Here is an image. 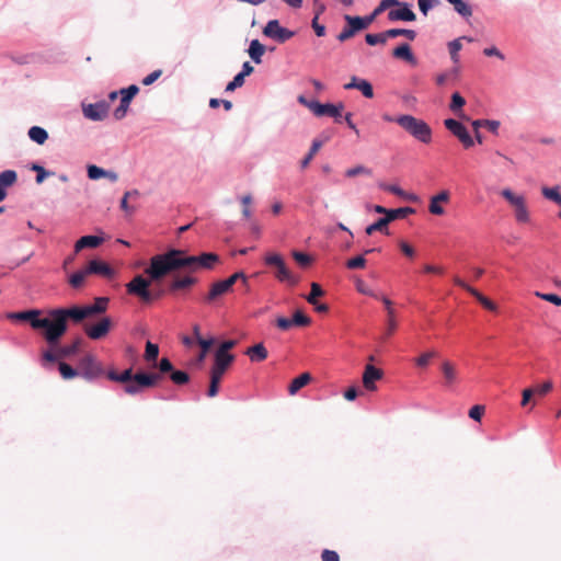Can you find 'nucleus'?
<instances>
[{
    "instance_id": "f257e3e1",
    "label": "nucleus",
    "mask_w": 561,
    "mask_h": 561,
    "mask_svg": "<svg viewBox=\"0 0 561 561\" xmlns=\"http://www.w3.org/2000/svg\"><path fill=\"white\" fill-rule=\"evenodd\" d=\"M49 320L47 332H42L44 340L49 346L55 347L68 329V321L81 323L84 319L90 318L85 306H71L70 308H55L46 311Z\"/></svg>"
},
{
    "instance_id": "f03ea898",
    "label": "nucleus",
    "mask_w": 561,
    "mask_h": 561,
    "mask_svg": "<svg viewBox=\"0 0 561 561\" xmlns=\"http://www.w3.org/2000/svg\"><path fill=\"white\" fill-rule=\"evenodd\" d=\"M111 381L122 383L123 390L128 396H137L148 388H153L161 379V375L157 373H136L129 367L122 373L110 370L106 374Z\"/></svg>"
},
{
    "instance_id": "7ed1b4c3",
    "label": "nucleus",
    "mask_w": 561,
    "mask_h": 561,
    "mask_svg": "<svg viewBox=\"0 0 561 561\" xmlns=\"http://www.w3.org/2000/svg\"><path fill=\"white\" fill-rule=\"evenodd\" d=\"M179 268H184L183 251L173 249L164 254L152 256L150 265L145 270V273L150 279L158 280Z\"/></svg>"
},
{
    "instance_id": "20e7f679",
    "label": "nucleus",
    "mask_w": 561,
    "mask_h": 561,
    "mask_svg": "<svg viewBox=\"0 0 561 561\" xmlns=\"http://www.w3.org/2000/svg\"><path fill=\"white\" fill-rule=\"evenodd\" d=\"M396 123L419 141L423 144L431 142L432 129L423 119L404 114L396 117Z\"/></svg>"
},
{
    "instance_id": "39448f33",
    "label": "nucleus",
    "mask_w": 561,
    "mask_h": 561,
    "mask_svg": "<svg viewBox=\"0 0 561 561\" xmlns=\"http://www.w3.org/2000/svg\"><path fill=\"white\" fill-rule=\"evenodd\" d=\"M264 263L267 266L275 267V277L279 282L287 283L290 286H295L298 284L299 278L289 271L280 254L267 253L264 257Z\"/></svg>"
},
{
    "instance_id": "423d86ee",
    "label": "nucleus",
    "mask_w": 561,
    "mask_h": 561,
    "mask_svg": "<svg viewBox=\"0 0 561 561\" xmlns=\"http://www.w3.org/2000/svg\"><path fill=\"white\" fill-rule=\"evenodd\" d=\"M43 313L44 311L41 309H30L20 312H10L7 314V318L10 320L26 321L30 323L32 329L47 332L50 323L48 320V314H46L44 318H41Z\"/></svg>"
},
{
    "instance_id": "0eeeda50",
    "label": "nucleus",
    "mask_w": 561,
    "mask_h": 561,
    "mask_svg": "<svg viewBox=\"0 0 561 561\" xmlns=\"http://www.w3.org/2000/svg\"><path fill=\"white\" fill-rule=\"evenodd\" d=\"M219 261L215 253H202L201 255H185L183 251V265L188 272L194 273L199 270H211Z\"/></svg>"
},
{
    "instance_id": "6e6552de",
    "label": "nucleus",
    "mask_w": 561,
    "mask_h": 561,
    "mask_svg": "<svg viewBox=\"0 0 561 561\" xmlns=\"http://www.w3.org/2000/svg\"><path fill=\"white\" fill-rule=\"evenodd\" d=\"M149 279H146L141 275H137L126 284V289L129 295L137 296L142 302L149 304L161 296V293L153 295L149 290Z\"/></svg>"
},
{
    "instance_id": "1a4fd4ad",
    "label": "nucleus",
    "mask_w": 561,
    "mask_h": 561,
    "mask_svg": "<svg viewBox=\"0 0 561 561\" xmlns=\"http://www.w3.org/2000/svg\"><path fill=\"white\" fill-rule=\"evenodd\" d=\"M79 375L88 380L96 379L104 375L102 364L92 354H85L79 362Z\"/></svg>"
},
{
    "instance_id": "9d476101",
    "label": "nucleus",
    "mask_w": 561,
    "mask_h": 561,
    "mask_svg": "<svg viewBox=\"0 0 561 561\" xmlns=\"http://www.w3.org/2000/svg\"><path fill=\"white\" fill-rule=\"evenodd\" d=\"M444 125L455 137L458 138L463 148L469 149L474 145L473 138L470 136L462 123L454 118H447L444 121Z\"/></svg>"
},
{
    "instance_id": "9b49d317",
    "label": "nucleus",
    "mask_w": 561,
    "mask_h": 561,
    "mask_svg": "<svg viewBox=\"0 0 561 561\" xmlns=\"http://www.w3.org/2000/svg\"><path fill=\"white\" fill-rule=\"evenodd\" d=\"M263 34L278 43H285L295 35L293 31L280 26L278 20L268 21L263 28Z\"/></svg>"
},
{
    "instance_id": "f8f14e48",
    "label": "nucleus",
    "mask_w": 561,
    "mask_h": 561,
    "mask_svg": "<svg viewBox=\"0 0 561 561\" xmlns=\"http://www.w3.org/2000/svg\"><path fill=\"white\" fill-rule=\"evenodd\" d=\"M138 92H139V88L135 84H131L128 88L122 89L119 91V94L122 95L121 103H119L118 107L114 111V114H113L117 121H121L126 116L128 108H129V104H130L133 98Z\"/></svg>"
},
{
    "instance_id": "ddd939ff",
    "label": "nucleus",
    "mask_w": 561,
    "mask_h": 561,
    "mask_svg": "<svg viewBox=\"0 0 561 561\" xmlns=\"http://www.w3.org/2000/svg\"><path fill=\"white\" fill-rule=\"evenodd\" d=\"M347 25L342 30V32L337 35V39L340 42H345L352 38L357 32L366 30V25L363 22L362 16H352L346 14L344 16Z\"/></svg>"
},
{
    "instance_id": "4468645a",
    "label": "nucleus",
    "mask_w": 561,
    "mask_h": 561,
    "mask_svg": "<svg viewBox=\"0 0 561 561\" xmlns=\"http://www.w3.org/2000/svg\"><path fill=\"white\" fill-rule=\"evenodd\" d=\"M112 328V320L108 317H103L95 324H85L84 333L91 340H101L105 337Z\"/></svg>"
},
{
    "instance_id": "2eb2a0df",
    "label": "nucleus",
    "mask_w": 561,
    "mask_h": 561,
    "mask_svg": "<svg viewBox=\"0 0 561 561\" xmlns=\"http://www.w3.org/2000/svg\"><path fill=\"white\" fill-rule=\"evenodd\" d=\"M110 105L105 101L96 102L93 104H83V115L91 121H103L108 113Z\"/></svg>"
},
{
    "instance_id": "dca6fc26",
    "label": "nucleus",
    "mask_w": 561,
    "mask_h": 561,
    "mask_svg": "<svg viewBox=\"0 0 561 561\" xmlns=\"http://www.w3.org/2000/svg\"><path fill=\"white\" fill-rule=\"evenodd\" d=\"M309 108L317 116L328 115L334 117L337 122H340L342 110L344 108L343 104H321L319 102H311Z\"/></svg>"
},
{
    "instance_id": "f3484780",
    "label": "nucleus",
    "mask_w": 561,
    "mask_h": 561,
    "mask_svg": "<svg viewBox=\"0 0 561 561\" xmlns=\"http://www.w3.org/2000/svg\"><path fill=\"white\" fill-rule=\"evenodd\" d=\"M455 285L461 287L466 291H468L470 295H472L485 309L490 311H496L497 307L496 305L490 300L488 297L483 296L480 291H478L476 288L467 284L465 280H462L460 277L455 276L454 277Z\"/></svg>"
},
{
    "instance_id": "a211bd4d",
    "label": "nucleus",
    "mask_w": 561,
    "mask_h": 561,
    "mask_svg": "<svg viewBox=\"0 0 561 561\" xmlns=\"http://www.w3.org/2000/svg\"><path fill=\"white\" fill-rule=\"evenodd\" d=\"M324 295V290L318 283H311L310 294L306 297V300L314 307V310L319 313H325L329 311L327 304H319V297Z\"/></svg>"
},
{
    "instance_id": "6ab92c4d",
    "label": "nucleus",
    "mask_w": 561,
    "mask_h": 561,
    "mask_svg": "<svg viewBox=\"0 0 561 561\" xmlns=\"http://www.w3.org/2000/svg\"><path fill=\"white\" fill-rule=\"evenodd\" d=\"M450 201V193L447 190L440 191L430 199L428 211L435 216H443L445 209L442 204H447Z\"/></svg>"
},
{
    "instance_id": "aec40b11",
    "label": "nucleus",
    "mask_w": 561,
    "mask_h": 561,
    "mask_svg": "<svg viewBox=\"0 0 561 561\" xmlns=\"http://www.w3.org/2000/svg\"><path fill=\"white\" fill-rule=\"evenodd\" d=\"M383 376L381 369L375 367L374 365H366L364 374H363V386L368 391H375L377 380H380Z\"/></svg>"
},
{
    "instance_id": "412c9836",
    "label": "nucleus",
    "mask_w": 561,
    "mask_h": 561,
    "mask_svg": "<svg viewBox=\"0 0 561 561\" xmlns=\"http://www.w3.org/2000/svg\"><path fill=\"white\" fill-rule=\"evenodd\" d=\"M399 9L390 10L388 13L389 21H415V13L409 8L408 3L400 2Z\"/></svg>"
},
{
    "instance_id": "4be33fe9",
    "label": "nucleus",
    "mask_w": 561,
    "mask_h": 561,
    "mask_svg": "<svg viewBox=\"0 0 561 561\" xmlns=\"http://www.w3.org/2000/svg\"><path fill=\"white\" fill-rule=\"evenodd\" d=\"M87 272H89V275L96 274L110 279L115 276V271L107 263L99 260L90 261L87 266Z\"/></svg>"
},
{
    "instance_id": "5701e85b",
    "label": "nucleus",
    "mask_w": 561,
    "mask_h": 561,
    "mask_svg": "<svg viewBox=\"0 0 561 561\" xmlns=\"http://www.w3.org/2000/svg\"><path fill=\"white\" fill-rule=\"evenodd\" d=\"M233 355H219L215 353V363L211 367L210 374L222 378L229 366L233 363Z\"/></svg>"
},
{
    "instance_id": "b1692460",
    "label": "nucleus",
    "mask_w": 561,
    "mask_h": 561,
    "mask_svg": "<svg viewBox=\"0 0 561 561\" xmlns=\"http://www.w3.org/2000/svg\"><path fill=\"white\" fill-rule=\"evenodd\" d=\"M471 125L473 127L474 138L477 142L481 145L483 142V136L480 133L479 128L486 127L491 133L496 134L500 127V122L491 119H476L471 123Z\"/></svg>"
},
{
    "instance_id": "393cba45",
    "label": "nucleus",
    "mask_w": 561,
    "mask_h": 561,
    "mask_svg": "<svg viewBox=\"0 0 561 561\" xmlns=\"http://www.w3.org/2000/svg\"><path fill=\"white\" fill-rule=\"evenodd\" d=\"M399 4V0H381L380 3L374 9V11L369 15L362 18L363 22L365 23L366 27H368L375 21V19L378 15H380L385 10Z\"/></svg>"
},
{
    "instance_id": "a878e982",
    "label": "nucleus",
    "mask_w": 561,
    "mask_h": 561,
    "mask_svg": "<svg viewBox=\"0 0 561 561\" xmlns=\"http://www.w3.org/2000/svg\"><path fill=\"white\" fill-rule=\"evenodd\" d=\"M386 311H387V335H391L397 330L396 311L392 307V301L386 296L380 297Z\"/></svg>"
},
{
    "instance_id": "bb28decb",
    "label": "nucleus",
    "mask_w": 561,
    "mask_h": 561,
    "mask_svg": "<svg viewBox=\"0 0 561 561\" xmlns=\"http://www.w3.org/2000/svg\"><path fill=\"white\" fill-rule=\"evenodd\" d=\"M231 288L225 280H219L210 286L209 293L205 297V301L210 304L216 301L220 296L229 293Z\"/></svg>"
},
{
    "instance_id": "cd10ccee",
    "label": "nucleus",
    "mask_w": 561,
    "mask_h": 561,
    "mask_svg": "<svg viewBox=\"0 0 561 561\" xmlns=\"http://www.w3.org/2000/svg\"><path fill=\"white\" fill-rule=\"evenodd\" d=\"M440 369L444 376L445 386L450 387L457 382V367L450 360H444L440 365Z\"/></svg>"
},
{
    "instance_id": "c85d7f7f",
    "label": "nucleus",
    "mask_w": 561,
    "mask_h": 561,
    "mask_svg": "<svg viewBox=\"0 0 561 561\" xmlns=\"http://www.w3.org/2000/svg\"><path fill=\"white\" fill-rule=\"evenodd\" d=\"M245 355L249 356L250 360L253 363H261L265 360L268 356V352L263 343H257L245 351Z\"/></svg>"
},
{
    "instance_id": "c756f323",
    "label": "nucleus",
    "mask_w": 561,
    "mask_h": 561,
    "mask_svg": "<svg viewBox=\"0 0 561 561\" xmlns=\"http://www.w3.org/2000/svg\"><path fill=\"white\" fill-rule=\"evenodd\" d=\"M103 242V238L98 236H84L81 237L75 244V253H79L81 250L87 248H98Z\"/></svg>"
},
{
    "instance_id": "7c9ffc66",
    "label": "nucleus",
    "mask_w": 561,
    "mask_h": 561,
    "mask_svg": "<svg viewBox=\"0 0 561 561\" xmlns=\"http://www.w3.org/2000/svg\"><path fill=\"white\" fill-rule=\"evenodd\" d=\"M110 299L107 297H98L93 305H87L90 317L104 313L107 310Z\"/></svg>"
},
{
    "instance_id": "2f4dec72",
    "label": "nucleus",
    "mask_w": 561,
    "mask_h": 561,
    "mask_svg": "<svg viewBox=\"0 0 561 561\" xmlns=\"http://www.w3.org/2000/svg\"><path fill=\"white\" fill-rule=\"evenodd\" d=\"M310 380H311V375L309 373H304V374L299 375L298 377L293 379V381L290 382V385L288 387V392L291 396L296 394L301 388L307 386L310 382Z\"/></svg>"
},
{
    "instance_id": "473e14b6",
    "label": "nucleus",
    "mask_w": 561,
    "mask_h": 561,
    "mask_svg": "<svg viewBox=\"0 0 561 561\" xmlns=\"http://www.w3.org/2000/svg\"><path fill=\"white\" fill-rule=\"evenodd\" d=\"M392 56L398 59H403L410 64H415V57L412 54L411 47L408 44H401L393 49Z\"/></svg>"
},
{
    "instance_id": "72a5a7b5",
    "label": "nucleus",
    "mask_w": 561,
    "mask_h": 561,
    "mask_svg": "<svg viewBox=\"0 0 561 561\" xmlns=\"http://www.w3.org/2000/svg\"><path fill=\"white\" fill-rule=\"evenodd\" d=\"M447 2L451 4L454 10L462 18L467 19L472 15V8L467 0H447Z\"/></svg>"
},
{
    "instance_id": "f704fd0d",
    "label": "nucleus",
    "mask_w": 561,
    "mask_h": 561,
    "mask_svg": "<svg viewBox=\"0 0 561 561\" xmlns=\"http://www.w3.org/2000/svg\"><path fill=\"white\" fill-rule=\"evenodd\" d=\"M248 51H249V55H250L251 59L255 64H261L262 62V56L265 53V47H264L263 44L260 43L259 39H253L250 43V47H249Z\"/></svg>"
},
{
    "instance_id": "c9c22d12",
    "label": "nucleus",
    "mask_w": 561,
    "mask_h": 561,
    "mask_svg": "<svg viewBox=\"0 0 561 561\" xmlns=\"http://www.w3.org/2000/svg\"><path fill=\"white\" fill-rule=\"evenodd\" d=\"M466 104V100L458 93L455 92L451 95V102L449 105L450 111H453L460 118L468 119L466 115L461 112L462 106Z\"/></svg>"
},
{
    "instance_id": "e433bc0d",
    "label": "nucleus",
    "mask_w": 561,
    "mask_h": 561,
    "mask_svg": "<svg viewBox=\"0 0 561 561\" xmlns=\"http://www.w3.org/2000/svg\"><path fill=\"white\" fill-rule=\"evenodd\" d=\"M379 187L383 191L390 192L399 197L415 202L417 201V197L413 194L405 193L402 188H400L397 185L386 184V183H379Z\"/></svg>"
},
{
    "instance_id": "4c0bfd02",
    "label": "nucleus",
    "mask_w": 561,
    "mask_h": 561,
    "mask_svg": "<svg viewBox=\"0 0 561 561\" xmlns=\"http://www.w3.org/2000/svg\"><path fill=\"white\" fill-rule=\"evenodd\" d=\"M28 137L34 142L38 145H44L48 139V133L39 126H33L28 129Z\"/></svg>"
},
{
    "instance_id": "58836bf2",
    "label": "nucleus",
    "mask_w": 561,
    "mask_h": 561,
    "mask_svg": "<svg viewBox=\"0 0 561 561\" xmlns=\"http://www.w3.org/2000/svg\"><path fill=\"white\" fill-rule=\"evenodd\" d=\"M197 282L196 278L192 276H184V277H175L172 283L170 284V290H179L188 288L192 285H194Z\"/></svg>"
},
{
    "instance_id": "ea45409f",
    "label": "nucleus",
    "mask_w": 561,
    "mask_h": 561,
    "mask_svg": "<svg viewBox=\"0 0 561 561\" xmlns=\"http://www.w3.org/2000/svg\"><path fill=\"white\" fill-rule=\"evenodd\" d=\"M81 345V340L77 339L71 344L59 346L58 348V355L60 358H68L72 355H75Z\"/></svg>"
},
{
    "instance_id": "a19ab883",
    "label": "nucleus",
    "mask_w": 561,
    "mask_h": 561,
    "mask_svg": "<svg viewBox=\"0 0 561 561\" xmlns=\"http://www.w3.org/2000/svg\"><path fill=\"white\" fill-rule=\"evenodd\" d=\"M388 225H389V221L388 219L385 217L382 218H379L377 221H375L374 224L369 225L367 228H366V233L368 236L373 234L374 232L376 231H380V232H383L386 234H389V230H388Z\"/></svg>"
},
{
    "instance_id": "79ce46f5",
    "label": "nucleus",
    "mask_w": 561,
    "mask_h": 561,
    "mask_svg": "<svg viewBox=\"0 0 561 561\" xmlns=\"http://www.w3.org/2000/svg\"><path fill=\"white\" fill-rule=\"evenodd\" d=\"M415 210L411 207H402V208H398V209H389V211H387V216L386 218L388 219L389 222L396 220V219H400V218H404L407 217L408 215H411V214H414Z\"/></svg>"
},
{
    "instance_id": "37998d69",
    "label": "nucleus",
    "mask_w": 561,
    "mask_h": 561,
    "mask_svg": "<svg viewBox=\"0 0 561 561\" xmlns=\"http://www.w3.org/2000/svg\"><path fill=\"white\" fill-rule=\"evenodd\" d=\"M461 39H466L467 42H472L471 37L463 36L461 38L454 39L453 42H450L448 44V49H449L450 58L453 59L454 62H458L459 61L458 53H459V50L462 47L461 42H460Z\"/></svg>"
},
{
    "instance_id": "c03bdc74",
    "label": "nucleus",
    "mask_w": 561,
    "mask_h": 561,
    "mask_svg": "<svg viewBox=\"0 0 561 561\" xmlns=\"http://www.w3.org/2000/svg\"><path fill=\"white\" fill-rule=\"evenodd\" d=\"M322 145H323V142L321 140L314 139L312 141V145L310 147L308 154L301 160L302 169H306L309 165V163L311 162V160L313 159L316 153L320 150Z\"/></svg>"
},
{
    "instance_id": "a18cd8bd",
    "label": "nucleus",
    "mask_w": 561,
    "mask_h": 561,
    "mask_svg": "<svg viewBox=\"0 0 561 561\" xmlns=\"http://www.w3.org/2000/svg\"><path fill=\"white\" fill-rule=\"evenodd\" d=\"M386 35H389V38L405 36L408 39L413 41L416 37V32L407 28H390L386 31Z\"/></svg>"
},
{
    "instance_id": "49530a36",
    "label": "nucleus",
    "mask_w": 561,
    "mask_h": 561,
    "mask_svg": "<svg viewBox=\"0 0 561 561\" xmlns=\"http://www.w3.org/2000/svg\"><path fill=\"white\" fill-rule=\"evenodd\" d=\"M89 275V272H87V267L84 270H81V271H78L76 273H73L70 277H69V284L72 288H80L83 283H84V279L85 277Z\"/></svg>"
},
{
    "instance_id": "de8ad7c7",
    "label": "nucleus",
    "mask_w": 561,
    "mask_h": 561,
    "mask_svg": "<svg viewBox=\"0 0 561 561\" xmlns=\"http://www.w3.org/2000/svg\"><path fill=\"white\" fill-rule=\"evenodd\" d=\"M501 195L514 207L517 208L523 203H525V198L523 196L515 195L510 188H504L501 192Z\"/></svg>"
},
{
    "instance_id": "09e8293b",
    "label": "nucleus",
    "mask_w": 561,
    "mask_h": 561,
    "mask_svg": "<svg viewBox=\"0 0 561 561\" xmlns=\"http://www.w3.org/2000/svg\"><path fill=\"white\" fill-rule=\"evenodd\" d=\"M159 356V346L150 341L146 343V350L144 358L145 360L152 363L156 362Z\"/></svg>"
},
{
    "instance_id": "8fccbe9b",
    "label": "nucleus",
    "mask_w": 561,
    "mask_h": 561,
    "mask_svg": "<svg viewBox=\"0 0 561 561\" xmlns=\"http://www.w3.org/2000/svg\"><path fill=\"white\" fill-rule=\"evenodd\" d=\"M58 369H59L61 377L66 380L72 379L79 375L78 369H75L73 367H71L69 364H67L65 362H59Z\"/></svg>"
},
{
    "instance_id": "3c124183",
    "label": "nucleus",
    "mask_w": 561,
    "mask_h": 561,
    "mask_svg": "<svg viewBox=\"0 0 561 561\" xmlns=\"http://www.w3.org/2000/svg\"><path fill=\"white\" fill-rule=\"evenodd\" d=\"M18 175L13 170H5L0 173V186H11L16 182Z\"/></svg>"
},
{
    "instance_id": "603ef678",
    "label": "nucleus",
    "mask_w": 561,
    "mask_h": 561,
    "mask_svg": "<svg viewBox=\"0 0 561 561\" xmlns=\"http://www.w3.org/2000/svg\"><path fill=\"white\" fill-rule=\"evenodd\" d=\"M291 322L294 327H307L311 323V319L302 311L297 310L291 318Z\"/></svg>"
},
{
    "instance_id": "864d4df0",
    "label": "nucleus",
    "mask_w": 561,
    "mask_h": 561,
    "mask_svg": "<svg viewBox=\"0 0 561 561\" xmlns=\"http://www.w3.org/2000/svg\"><path fill=\"white\" fill-rule=\"evenodd\" d=\"M389 38V35H386V31L378 34H366L365 41L368 45H377V44H385L387 39Z\"/></svg>"
},
{
    "instance_id": "5fc2aeb1",
    "label": "nucleus",
    "mask_w": 561,
    "mask_h": 561,
    "mask_svg": "<svg viewBox=\"0 0 561 561\" xmlns=\"http://www.w3.org/2000/svg\"><path fill=\"white\" fill-rule=\"evenodd\" d=\"M437 356V352L432 350V351H427L425 353H423L421 356H419L416 359H415V364L416 366L419 367H422V368H425L428 366L430 364V360L434 357Z\"/></svg>"
},
{
    "instance_id": "6e6d98bb",
    "label": "nucleus",
    "mask_w": 561,
    "mask_h": 561,
    "mask_svg": "<svg viewBox=\"0 0 561 561\" xmlns=\"http://www.w3.org/2000/svg\"><path fill=\"white\" fill-rule=\"evenodd\" d=\"M170 379L175 383V385H185L190 380V376L185 371H182V370H173L170 375Z\"/></svg>"
},
{
    "instance_id": "4d7b16f0",
    "label": "nucleus",
    "mask_w": 561,
    "mask_h": 561,
    "mask_svg": "<svg viewBox=\"0 0 561 561\" xmlns=\"http://www.w3.org/2000/svg\"><path fill=\"white\" fill-rule=\"evenodd\" d=\"M419 9L423 15H427L428 11L440 4L439 0H419Z\"/></svg>"
},
{
    "instance_id": "13d9d810",
    "label": "nucleus",
    "mask_w": 561,
    "mask_h": 561,
    "mask_svg": "<svg viewBox=\"0 0 561 561\" xmlns=\"http://www.w3.org/2000/svg\"><path fill=\"white\" fill-rule=\"evenodd\" d=\"M345 175L347 178H354L357 175H371V170L364 165H356L354 168L346 170Z\"/></svg>"
},
{
    "instance_id": "bf43d9fd",
    "label": "nucleus",
    "mask_w": 561,
    "mask_h": 561,
    "mask_svg": "<svg viewBox=\"0 0 561 561\" xmlns=\"http://www.w3.org/2000/svg\"><path fill=\"white\" fill-rule=\"evenodd\" d=\"M356 89L359 90L367 99H371L374 96L373 85L365 79L358 81Z\"/></svg>"
},
{
    "instance_id": "052dcab7",
    "label": "nucleus",
    "mask_w": 561,
    "mask_h": 561,
    "mask_svg": "<svg viewBox=\"0 0 561 561\" xmlns=\"http://www.w3.org/2000/svg\"><path fill=\"white\" fill-rule=\"evenodd\" d=\"M293 257L302 267H308L312 262L310 255L298 251L293 252Z\"/></svg>"
},
{
    "instance_id": "680f3d73",
    "label": "nucleus",
    "mask_w": 561,
    "mask_h": 561,
    "mask_svg": "<svg viewBox=\"0 0 561 561\" xmlns=\"http://www.w3.org/2000/svg\"><path fill=\"white\" fill-rule=\"evenodd\" d=\"M345 265L350 270L364 268L366 265V260L363 255H358L347 260Z\"/></svg>"
},
{
    "instance_id": "e2e57ef3",
    "label": "nucleus",
    "mask_w": 561,
    "mask_h": 561,
    "mask_svg": "<svg viewBox=\"0 0 561 561\" xmlns=\"http://www.w3.org/2000/svg\"><path fill=\"white\" fill-rule=\"evenodd\" d=\"M220 381H221L220 377L210 374V382H209V387H208V391H207L208 397L213 398V397L217 396Z\"/></svg>"
},
{
    "instance_id": "0e129e2a",
    "label": "nucleus",
    "mask_w": 561,
    "mask_h": 561,
    "mask_svg": "<svg viewBox=\"0 0 561 561\" xmlns=\"http://www.w3.org/2000/svg\"><path fill=\"white\" fill-rule=\"evenodd\" d=\"M542 194L546 198L551 199L557 204L561 203V194L559 193L557 187H543Z\"/></svg>"
},
{
    "instance_id": "69168bd1",
    "label": "nucleus",
    "mask_w": 561,
    "mask_h": 561,
    "mask_svg": "<svg viewBox=\"0 0 561 561\" xmlns=\"http://www.w3.org/2000/svg\"><path fill=\"white\" fill-rule=\"evenodd\" d=\"M515 217L518 222H527L529 220V213L526 207V202L515 208Z\"/></svg>"
},
{
    "instance_id": "338daca9",
    "label": "nucleus",
    "mask_w": 561,
    "mask_h": 561,
    "mask_svg": "<svg viewBox=\"0 0 561 561\" xmlns=\"http://www.w3.org/2000/svg\"><path fill=\"white\" fill-rule=\"evenodd\" d=\"M106 174V171L102 168H99L96 165H89L88 167V176L91 180H99L103 178Z\"/></svg>"
},
{
    "instance_id": "774afa93",
    "label": "nucleus",
    "mask_w": 561,
    "mask_h": 561,
    "mask_svg": "<svg viewBox=\"0 0 561 561\" xmlns=\"http://www.w3.org/2000/svg\"><path fill=\"white\" fill-rule=\"evenodd\" d=\"M536 296L541 298L542 300L549 301L556 306L561 307V297L556 294H542L537 291Z\"/></svg>"
}]
</instances>
